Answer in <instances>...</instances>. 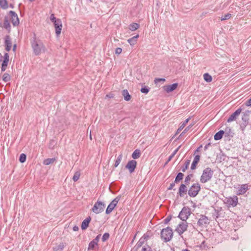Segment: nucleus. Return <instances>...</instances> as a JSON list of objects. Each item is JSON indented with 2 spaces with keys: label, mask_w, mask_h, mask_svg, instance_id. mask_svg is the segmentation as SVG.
I'll return each instance as SVG.
<instances>
[{
  "label": "nucleus",
  "mask_w": 251,
  "mask_h": 251,
  "mask_svg": "<svg viewBox=\"0 0 251 251\" xmlns=\"http://www.w3.org/2000/svg\"><path fill=\"white\" fill-rule=\"evenodd\" d=\"M9 15L10 17V20L12 25L14 26H17L19 24V19L17 14L13 11L9 12Z\"/></svg>",
  "instance_id": "9b49d317"
},
{
  "label": "nucleus",
  "mask_w": 251,
  "mask_h": 251,
  "mask_svg": "<svg viewBox=\"0 0 251 251\" xmlns=\"http://www.w3.org/2000/svg\"><path fill=\"white\" fill-rule=\"evenodd\" d=\"M211 145V143H209L208 144H207L204 147V150L205 151H206V150H207V149L208 148V147Z\"/></svg>",
  "instance_id": "680f3d73"
},
{
  "label": "nucleus",
  "mask_w": 251,
  "mask_h": 251,
  "mask_svg": "<svg viewBox=\"0 0 251 251\" xmlns=\"http://www.w3.org/2000/svg\"><path fill=\"white\" fill-rule=\"evenodd\" d=\"M192 174H189L188 176H187L185 178V185H188L190 183V180L191 178L193 177Z\"/></svg>",
  "instance_id": "4c0bfd02"
},
{
  "label": "nucleus",
  "mask_w": 251,
  "mask_h": 251,
  "mask_svg": "<svg viewBox=\"0 0 251 251\" xmlns=\"http://www.w3.org/2000/svg\"><path fill=\"white\" fill-rule=\"evenodd\" d=\"M173 235V232L170 227H167L162 229L161 231V238L165 242L170 241Z\"/></svg>",
  "instance_id": "7ed1b4c3"
},
{
  "label": "nucleus",
  "mask_w": 251,
  "mask_h": 251,
  "mask_svg": "<svg viewBox=\"0 0 251 251\" xmlns=\"http://www.w3.org/2000/svg\"><path fill=\"white\" fill-rule=\"evenodd\" d=\"M91 220V218L90 216L88 217L84 220H83L81 224V229L82 230H85L88 227Z\"/></svg>",
  "instance_id": "aec40b11"
},
{
  "label": "nucleus",
  "mask_w": 251,
  "mask_h": 251,
  "mask_svg": "<svg viewBox=\"0 0 251 251\" xmlns=\"http://www.w3.org/2000/svg\"><path fill=\"white\" fill-rule=\"evenodd\" d=\"M171 220V216H169L164 220V223L165 224H167Z\"/></svg>",
  "instance_id": "5fc2aeb1"
},
{
  "label": "nucleus",
  "mask_w": 251,
  "mask_h": 251,
  "mask_svg": "<svg viewBox=\"0 0 251 251\" xmlns=\"http://www.w3.org/2000/svg\"><path fill=\"white\" fill-rule=\"evenodd\" d=\"M138 37H139V35H136V36H134L133 37L128 39L127 40V42L130 45L133 46L136 43L137 39L138 38Z\"/></svg>",
  "instance_id": "bb28decb"
},
{
  "label": "nucleus",
  "mask_w": 251,
  "mask_h": 251,
  "mask_svg": "<svg viewBox=\"0 0 251 251\" xmlns=\"http://www.w3.org/2000/svg\"><path fill=\"white\" fill-rule=\"evenodd\" d=\"M31 44L33 52L36 55H39L45 51V47L43 43L40 40H36L35 37L31 41Z\"/></svg>",
  "instance_id": "f257e3e1"
},
{
  "label": "nucleus",
  "mask_w": 251,
  "mask_h": 251,
  "mask_svg": "<svg viewBox=\"0 0 251 251\" xmlns=\"http://www.w3.org/2000/svg\"><path fill=\"white\" fill-rule=\"evenodd\" d=\"M180 147H178L177 149H176L171 154V155H170L169 156V157H168L166 162V164L168 163L169 162H170L172 159L173 158V157L176 155V154L177 153V152L178 151Z\"/></svg>",
  "instance_id": "72a5a7b5"
},
{
  "label": "nucleus",
  "mask_w": 251,
  "mask_h": 251,
  "mask_svg": "<svg viewBox=\"0 0 251 251\" xmlns=\"http://www.w3.org/2000/svg\"><path fill=\"white\" fill-rule=\"evenodd\" d=\"M50 20L52 22L54 23V21H56L57 20V19H56L55 17L53 14H51L50 16Z\"/></svg>",
  "instance_id": "864d4df0"
},
{
  "label": "nucleus",
  "mask_w": 251,
  "mask_h": 251,
  "mask_svg": "<svg viewBox=\"0 0 251 251\" xmlns=\"http://www.w3.org/2000/svg\"><path fill=\"white\" fill-rule=\"evenodd\" d=\"M141 238L146 242L149 238V235L147 233H146L144 234Z\"/></svg>",
  "instance_id": "603ef678"
},
{
  "label": "nucleus",
  "mask_w": 251,
  "mask_h": 251,
  "mask_svg": "<svg viewBox=\"0 0 251 251\" xmlns=\"http://www.w3.org/2000/svg\"><path fill=\"white\" fill-rule=\"evenodd\" d=\"M122 93L125 100L129 101L130 100L131 96L129 95L128 91L126 89L123 90L122 92Z\"/></svg>",
  "instance_id": "b1692460"
},
{
  "label": "nucleus",
  "mask_w": 251,
  "mask_h": 251,
  "mask_svg": "<svg viewBox=\"0 0 251 251\" xmlns=\"http://www.w3.org/2000/svg\"><path fill=\"white\" fill-rule=\"evenodd\" d=\"M2 80L5 82L9 81L10 80V75L7 73H4L2 76Z\"/></svg>",
  "instance_id": "a19ab883"
},
{
  "label": "nucleus",
  "mask_w": 251,
  "mask_h": 251,
  "mask_svg": "<svg viewBox=\"0 0 251 251\" xmlns=\"http://www.w3.org/2000/svg\"><path fill=\"white\" fill-rule=\"evenodd\" d=\"M225 137H227L228 139H230L231 137H233V133L231 131V129L229 127H226L225 129Z\"/></svg>",
  "instance_id": "5701e85b"
},
{
  "label": "nucleus",
  "mask_w": 251,
  "mask_h": 251,
  "mask_svg": "<svg viewBox=\"0 0 251 251\" xmlns=\"http://www.w3.org/2000/svg\"><path fill=\"white\" fill-rule=\"evenodd\" d=\"M250 113H251V111L246 110L243 113V114L245 116H248V117H249Z\"/></svg>",
  "instance_id": "052dcab7"
},
{
  "label": "nucleus",
  "mask_w": 251,
  "mask_h": 251,
  "mask_svg": "<svg viewBox=\"0 0 251 251\" xmlns=\"http://www.w3.org/2000/svg\"><path fill=\"white\" fill-rule=\"evenodd\" d=\"M231 15L229 13H228L227 14H226L225 16H222L221 17V20L224 21V20H228V19H230L231 18Z\"/></svg>",
  "instance_id": "de8ad7c7"
},
{
  "label": "nucleus",
  "mask_w": 251,
  "mask_h": 251,
  "mask_svg": "<svg viewBox=\"0 0 251 251\" xmlns=\"http://www.w3.org/2000/svg\"><path fill=\"white\" fill-rule=\"evenodd\" d=\"M178 84L176 83L171 85H165L163 87V89L166 92L169 93L175 90Z\"/></svg>",
  "instance_id": "6ab92c4d"
},
{
  "label": "nucleus",
  "mask_w": 251,
  "mask_h": 251,
  "mask_svg": "<svg viewBox=\"0 0 251 251\" xmlns=\"http://www.w3.org/2000/svg\"><path fill=\"white\" fill-rule=\"evenodd\" d=\"M26 158V156L24 153H22L19 158V161L21 163H24L25 161Z\"/></svg>",
  "instance_id": "79ce46f5"
},
{
  "label": "nucleus",
  "mask_w": 251,
  "mask_h": 251,
  "mask_svg": "<svg viewBox=\"0 0 251 251\" xmlns=\"http://www.w3.org/2000/svg\"><path fill=\"white\" fill-rule=\"evenodd\" d=\"M149 91V88L146 86L142 87L141 89V92L144 94H147Z\"/></svg>",
  "instance_id": "09e8293b"
},
{
  "label": "nucleus",
  "mask_w": 251,
  "mask_h": 251,
  "mask_svg": "<svg viewBox=\"0 0 251 251\" xmlns=\"http://www.w3.org/2000/svg\"><path fill=\"white\" fill-rule=\"evenodd\" d=\"M165 81V78H156L154 79V83L155 84H157L159 82H164Z\"/></svg>",
  "instance_id": "3c124183"
},
{
  "label": "nucleus",
  "mask_w": 251,
  "mask_h": 251,
  "mask_svg": "<svg viewBox=\"0 0 251 251\" xmlns=\"http://www.w3.org/2000/svg\"><path fill=\"white\" fill-rule=\"evenodd\" d=\"M106 97H108V98H112V97H113V96H112V94H108V95H106Z\"/></svg>",
  "instance_id": "0e129e2a"
},
{
  "label": "nucleus",
  "mask_w": 251,
  "mask_h": 251,
  "mask_svg": "<svg viewBox=\"0 0 251 251\" xmlns=\"http://www.w3.org/2000/svg\"><path fill=\"white\" fill-rule=\"evenodd\" d=\"M141 155L140 151L138 149L135 150L132 154V157L134 159H138Z\"/></svg>",
  "instance_id": "c85d7f7f"
},
{
  "label": "nucleus",
  "mask_w": 251,
  "mask_h": 251,
  "mask_svg": "<svg viewBox=\"0 0 251 251\" xmlns=\"http://www.w3.org/2000/svg\"><path fill=\"white\" fill-rule=\"evenodd\" d=\"M175 183H176V182H175V181L171 183L170 184L169 187H168V190H172L173 188V187L175 186Z\"/></svg>",
  "instance_id": "bf43d9fd"
},
{
  "label": "nucleus",
  "mask_w": 251,
  "mask_h": 251,
  "mask_svg": "<svg viewBox=\"0 0 251 251\" xmlns=\"http://www.w3.org/2000/svg\"><path fill=\"white\" fill-rule=\"evenodd\" d=\"M188 225L187 223L181 222L180 223L176 230L178 232L179 235L183 233L187 229Z\"/></svg>",
  "instance_id": "ddd939ff"
},
{
  "label": "nucleus",
  "mask_w": 251,
  "mask_h": 251,
  "mask_svg": "<svg viewBox=\"0 0 251 251\" xmlns=\"http://www.w3.org/2000/svg\"><path fill=\"white\" fill-rule=\"evenodd\" d=\"M213 175V171L212 169L207 167L205 168L202 172V174L200 178V181L202 183H205L209 181L212 177Z\"/></svg>",
  "instance_id": "f03ea898"
},
{
  "label": "nucleus",
  "mask_w": 251,
  "mask_h": 251,
  "mask_svg": "<svg viewBox=\"0 0 251 251\" xmlns=\"http://www.w3.org/2000/svg\"><path fill=\"white\" fill-rule=\"evenodd\" d=\"M249 117L243 114L242 117V123L240 124V129L242 131L245 129L246 127L249 124Z\"/></svg>",
  "instance_id": "a211bd4d"
},
{
  "label": "nucleus",
  "mask_w": 251,
  "mask_h": 251,
  "mask_svg": "<svg viewBox=\"0 0 251 251\" xmlns=\"http://www.w3.org/2000/svg\"><path fill=\"white\" fill-rule=\"evenodd\" d=\"M244 109V105L243 104L229 116L227 120V122L228 123H230L236 120Z\"/></svg>",
  "instance_id": "1a4fd4ad"
},
{
  "label": "nucleus",
  "mask_w": 251,
  "mask_h": 251,
  "mask_svg": "<svg viewBox=\"0 0 251 251\" xmlns=\"http://www.w3.org/2000/svg\"><path fill=\"white\" fill-rule=\"evenodd\" d=\"M55 161V159L54 158H47L44 160L43 164L45 165H49L52 164Z\"/></svg>",
  "instance_id": "c756f323"
},
{
  "label": "nucleus",
  "mask_w": 251,
  "mask_h": 251,
  "mask_svg": "<svg viewBox=\"0 0 251 251\" xmlns=\"http://www.w3.org/2000/svg\"><path fill=\"white\" fill-rule=\"evenodd\" d=\"M190 119V117H189V118H187L186 120H185V121L184 122H183V123L181 124V125H180V127H179L178 128V129H177V132H180L181 130H182V129H183V128L186 126V124H187L188 123V122L189 121Z\"/></svg>",
  "instance_id": "473e14b6"
},
{
  "label": "nucleus",
  "mask_w": 251,
  "mask_h": 251,
  "mask_svg": "<svg viewBox=\"0 0 251 251\" xmlns=\"http://www.w3.org/2000/svg\"><path fill=\"white\" fill-rule=\"evenodd\" d=\"M137 165V162L134 160H131L128 162L126 166V168L128 169L130 173H133Z\"/></svg>",
  "instance_id": "4468645a"
},
{
  "label": "nucleus",
  "mask_w": 251,
  "mask_h": 251,
  "mask_svg": "<svg viewBox=\"0 0 251 251\" xmlns=\"http://www.w3.org/2000/svg\"><path fill=\"white\" fill-rule=\"evenodd\" d=\"M122 51V49L121 48H117L115 50V53L116 54H120Z\"/></svg>",
  "instance_id": "6e6d98bb"
},
{
  "label": "nucleus",
  "mask_w": 251,
  "mask_h": 251,
  "mask_svg": "<svg viewBox=\"0 0 251 251\" xmlns=\"http://www.w3.org/2000/svg\"><path fill=\"white\" fill-rule=\"evenodd\" d=\"M109 238V234L108 233H105L102 237V241L103 242L106 241Z\"/></svg>",
  "instance_id": "49530a36"
},
{
  "label": "nucleus",
  "mask_w": 251,
  "mask_h": 251,
  "mask_svg": "<svg viewBox=\"0 0 251 251\" xmlns=\"http://www.w3.org/2000/svg\"><path fill=\"white\" fill-rule=\"evenodd\" d=\"M146 242L145 241V240H144L141 237L140 238V239L139 240V241H138V242L136 244V248L137 249H139V248H140L141 246H142V245L145 243Z\"/></svg>",
  "instance_id": "58836bf2"
},
{
  "label": "nucleus",
  "mask_w": 251,
  "mask_h": 251,
  "mask_svg": "<svg viewBox=\"0 0 251 251\" xmlns=\"http://www.w3.org/2000/svg\"><path fill=\"white\" fill-rule=\"evenodd\" d=\"M190 160H188L185 162V166L183 167L181 169L183 172H185L186 170L188 169L189 165L190 164Z\"/></svg>",
  "instance_id": "37998d69"
},
{
  "label": "nucleus",
  "mask_w": 251,
  "mask_h": 251,
  "mask_svg": "<svg viewBox=\"0 0 251 251\" xmlns=\"http://www.w3.org/2000/svg\"><path fill=\"white\" fill-rule=\"evenodd\" d=\"M142 251H152V249L150 246L146 245L142 248Z\"/></svg>",
  "instance_id": "c03bdc74"
},
{
  "label": "nucleus",
  "mask_w": 251,
  "mask_h": 251,
  "mask_svg": "<svg viewBox=\"0 0 251 251\" xmlns=\"http://www.w3.org/2000/svg\"><path fill=\"white\" fill-rule=\"evenodd\" d=\"M2 54L0 53V62L2 61Z\"/></svg>",
  "instance_id": "338daca9"
},
{
  "label": "nucleus",
  "mask_w": 251,
  "mask_h": 251,
  "mask_svg": "<svg viewBox=\"0 0 251 251\" xmlns=\"http://www.w3.org/2000/svg\"><path fill=\"white\" fill-rule=\"evenodd\" d=\"M5 50L9 51L11 48L12 43L9 36H6L5 39Z\"/></svg>",
  "instance_id": "412c9836"
},
{
  "label": "nucleus",
  "mask_w": 251,
  "mask_h": 251,
  "mask_svg": "<svg viewBox=\"0 0 251 251\" xmlns=\"http://www.w3.org/2000/svg\"><path fill=\"white\" fill-rule=\"evenodd\" d=\"M186 185L184 184H180L177 193L180 197H183L186 194L188 191Z\"/></svg>",
  "instance_id": "f3484780"
},
{
  "label": "nucleus",
  "mask_w": 251,
  "mask_h": 251,
  "mask_svg": "<svg viewBox=\"0 0 251 251\" xmlns=\"http://www.w3.org/2000/svg\"><path fill=\"white\" fill-rule=\"evenodd\" d=\"M210 223L209 219L204 215H201L197 225L201 228H206Z\"/></svg>",
  "instance_id": "39448f33"
},
{
  "label": "nucleus",
  "mask_w": 251,
  "mask_h": 251,
  "mask_svg": "<svg viewBox=\"0 0 251 251\" xmlns=\"http://www.w3.org/2000/svg\"><path fill=\"white\" fill-rule=\"evenodd\" d=\"M78 229V227L77 226H75L73 227V230L75 231H77Z\"/></svg>",
  "instance_id": "e2e57ef3"
},
{
  "label": "nucleus",
  "mask_w": 251,
  "mask_h": 251,
  "mask_svg": "<svg viewBox=\"0 0 251 251\" xmlns=\"http://www.w3.org/2000/svg\"><path fill=\"white\" fill-rule=\"evenodd\" d=\"M203 78L207 82H210L212 80V76L208 73H205L203 75Z\"/></svg>",
  "instance_id": "f704fd0d"
},
{
  "label": "nucleus",
  "mask_w": 251,
  "mask_h": 251,
  "mask_svg": "<svg viewBox=\"0 0 251 251\" xmlns=\"http://www.w3.org/2000/svg\"><path fill=\"white\" fill-rule=\"evenodd\" d=\"M3 27L9 31L10 30L11 25L8 21V19L7 17H4Z\"/></svg>",
  "instance_id": "a878e982"
},
{
  "label": "nucleus",
  "mask_w": 251,
  "mask_h": 251,
  "mask_svg": "<svg viewBox=\"0 0 251 251\" xmlns=\"http://www.w3.org/2000/svg\"><path fill=\"white\" fill-rule=\"evenodd\" d=\"M80 176V174L78 172H76L73 176V179L74 181L78 180Z\"/></svg>",
  "instance_id": "a18cd8bd"
},
{
  "label": "nucleus",
  "mask_w": 251,
  "mask_h": 251,
  "mask_svg": "<svg viewBox=\"0 0 251 251\" xmlns=\"http://www.w3.org/2000/svg\"><path fill=\"white\" fill-rule=\"evenodd\" d=\"M193 126V125H189L186 127L183 132L181 133L180 136L186 133Z\"/></svg>",
  "instance_id": "8fccbe9b"
},
{
  "label": "nucleus",
  "mask_w": 251,
  "mask_h": 251,
  "mask_svg": "<svg viewBox=\"0 0 251 251\" xmlns=\"http://www.w3.org/2000/svg\"><path fill=\"white\" fill-rule=\"evenodd\" d=\"M97 245L98 244L97 243H96L95 242H94V241H91L89 244L88 250H93L94 249V248L95 247V246Z\"/></svg>",
  "instance_id": "ea45409f"
},
{
  "label": "nucleus",
  "mask_w": 251,
  "mask_h": 251,
  "mask_svg": "<svg viewBox=\"0 0 251 251\" xmlns=\"http://www.w3.org/2000/svg\"><path fill=\"white\" fill-rule=\"evenodd\" d=\"M182 251H190L187 249L183 250Z\"/></svg>",
  "instance_id": "774afa93"
},
{
  "label": "nucleus",
  "mask_w": 251,
  "mask_h": 251,
  "mask_svg": "<svg viewBox=\"0 0 251 251\" xmlns=\"http://www.w3.org/2000/svg\"><path fill=\"white\" fill-rule=\"evenodd\" d=\"M248 189L249 186L248 184L241 185L240 187L237 188V194L238 195H243Z\"/></svg>",
  "instance_id": "dca6fc26"
},
{
  "label": "nucleus",
  "mask_w": 251,
  "mask_h": 251,
  "mask_svg": "<svg viewBox=\"0 0 251 251\" xmlns=\"http://www.w3.org/2000/svg\"><path fill=\"white\" fill-rule=\"evenodd\" d=\"M16 45H14L13 46V51H15V50H16Z\"/></svg>",
  "instance_id": "69168bd1"
},
{
  "label": "nucleus",
  "mask_w": 251,
  "mask_h": 251,
  "mask_svg": "<svg viewBox=\"0 0 251 251\" xmlns=\"http://www.w3.org/2000/svg\"><path fill=\"white\" fill-rule=\"evenodd\" d=\"M238 201V197L236 196L233 197H226L224 200V203L226 204L228 207H235L237 205Z\"/></svg>",
  "instance_id": "423d86ee"
},
{
  "label": "nucleus",
  "mask_w": 251,
  "mask_h": 251,
  "mask_svg": "<svg viewBox=\"0 0 251 251\" xmlns=\"http://www.w3.org/2000/svg\"><path fill=\"white\" fill-rule=\"evenodd\" d=\"M225 133V131L224 130H220L218 132H217L214 136V139L215 140H219L223 137L224 134Z\"/></svg>",
  "instance_id": "393cba45"
},
{
  "label": "nucleus",
  "mask_w": 251,
  "mask_h": 251,
  "mask_svg": "<svg viewBox=\"0 0 251 251\" xmlns=\"http://www.w3.org/2000/svg\"><path fill=\"white\" fill-rule=\"evenodd\" d=\"M184 176V174L182 173H178L176 176L175 180V182L176 183H178L180 180H181Z\"/></svg>",
  "instance_id": "2f4dec72"
},
{
  "label": "nucleus",
  "mask_w": 251,
  "mask_h": 251,
  "mask_svg": "<svg viewBox=\"0 0 251 251\" xmlns=\"http://www.w3.org/2000/svg\"><path fill=\"white\" fill-rule=\"evenodd\" d=\"M104 207L105 204L103 202L98 201L95 203L92 210L95 213L99 214L104 210Z\"/></svg>",
  "instance_id": "6e6552de"
},
{
  "label": "nucleus",
  "mask_w": 251,
  "mask_h": 251,
  "mask_svg": "<svg viewBox=\"0 0 251 251\" xmlns=\"http://www.w3.org/2000/svg\"><path fill=\"white\" fill-rule=\"evenodd\" d=\"M9 60V56L8 53H5L3 56V60L1 64V72H4L7 67Z\"/></svg>",
  "instance_id": "2eb2a0df"
},
{
  "label": "nucleus",
  "mask_w": 251,
  "mask_h": 251,
  "mask_svg": "<svg viewBox=\"0 0 251 251\" xmlns=\"http://www.w3.org/2000/svg\"><path fill=\"white\" fill-rule=\"evenodd\" d=\"M0 5L4 9L8 8V4L6 0H0Z\"/></svg>",
  "instance_id": "c9c22d12"
},
{
  "label": "nucleus",
  "mask_w": 251,
  "mask_h": 251,
  "mask_svg": "<svg viewBox=\"0 0 251 251\" xmlns=\"http://www.w3.org/2000/svg\"><path fill=\"white\" fill-rule=\"evenodd\" d=\"M244 104L246 106H251V98L247 101H246Z\"/></svg>",
  "instance_id": "13d9d810"
},
{
  "label": "nucleus",
  "mask_w": 251,
  "mask_h": 251,
  "mask_svg": "<svg viewBox=\"0 0 251 251\" xmlns=\"http://www.w3.org/2000/svg\"><path fill=\"white\" fill-rule=\"evenodd\" d=\"M53 24L55 29V33L57 36H58L60 34L62 30V21L60 19H57V20L56 21H54Z\"/></svg>",
  "instance_id": "f8f14e48"
},
{
  "label": "nucleus",
  "mask_w": 251,
  "mask_h": 251,
  "mask_svg": "<svg viewBox=\"0 0 251 251\" xmlns=\"http://www.w3.org/2000/svg\"><path fill=\"white\" fill-rule=\"evenodd\" d=\"M122 157H123L122 154H121L118 156V157H117V159L116 160V161L115 162V164H114L115 167H117L119 165V164L120 163V162L122 160Z\"/></svg>",
  "instance_id": "e433bc0d"
},
{
  "label": "nucleus",
  "mask_w": 251,
  "mask_h": 251,
  "mask_svg": "<svg viewBox=\"0 0 251 251\" xmlns=\"http://www.w3.org/2000/svg\"><path fill=\"white\" fill-rule=\"evenodd\" d=\"M101 235L100 234H99L97 236V237L94 239L92 241H94V242H95L96 243H97L98 244V243L99 241V239H100V237Z\"/></svg>",
  "instance_id": "4d7b16f0"
},
{
  "label": "nucleus",
  "mask_w": 251,
  "mask_h": 251,
  "mask_svg": "<svg viewBox=\"0 0 251 251\" xmlns=\"http://www.w3.org/2000/svg\"><path fill=\"white\" fill-rule=\"evenodd\" d=\"M201 190V186L198 183L193 184L188 190V195L191 197H195Z\"/></svg>",
  "instance_id": "20e7f679"
},
{
  "label": "nucleus",
  "mask_w": 251,
  "mask_h": 251,
  "mask_svg": "<svg viewBox=\"0 0 251 251\" xmlns=\"http://www.w3.org/2000/svg\"><path fill=\"white\" fill-rule=\"evenodd\" d=\"M140 27V25L137 23H132L129 26V29L131 31H135Z\"/></svg>",
  "instance_id": "7c9ffc66"
},
{
  "label": "nucleus",
  "mask_w": 251,
  "mask_h": 251,
  "mask_svg": "<svg viewBox=\"0 0 251 251\" xmlns=\"http://www.w3.org/2000/svg\"><path fill=\"white\" fill-rule=\"evenodd\" d=\"M200 156L199 155H196L193 161V162L191 164V169L192 170H195L196 168L197 164L198 163L200 160Z\"/></svg>",
  "instance_id": "4be33fe9"
},
{
  "label": "nucleus",
  "mask_w": 251,
  "mask_h": 251,
  "mask_svg": "<svg viewBox=\"0 0 251 251\" xmlns=\"http://www.w3.org/2000/svg\"><path fill=\"white\" fill-rule=\"evenodd\" d=\"M64 248V245L63 243H61L58 245H56L53 247V251H62Z\"/></svg>",
  "instance_id": "cd10ccee"
},
{
  "label": "nucleus",
  "mask_w": 251,
  "mask_h": 251,
  "mask_svg": "<svg viewBox=\"0 0 251 251\" xmlns=\"http://www.w3.org/2000/svg\"><path fill=\"white\" fill-rule=\"evenodd\" d=\"M191 213V209L189 207H184L179 212L178 217L183 221H186Z\"/></svg>",
  "instance_id": "0eeeda50"
},
{
  "label": "nucleus",
  "mask_w": 251,
  "mask_h": 251,
  "mask_svg": "<svg viewBox=\"0 0 251 251\" xmlns=\"http://www.w3.org/2000/svg\"><path fill=\"white\" fill-rule=\"evenodd\" d=\"M120 199V197L118 196L110 203L106 209V214H109L112 211L115 207L116 206Z\"/></svg>",
  "instance_id": "9d476101"
}]
</instances>
